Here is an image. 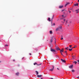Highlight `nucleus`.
Returning a JSON list of instances; mask_svg holds the SVG:
<instances>
[{"mask_svg":"<svg viewBox=\"0 0 79 79\" xmlns=\"http://www.w3.org/2000/svg\"><path fill=\"white\" fill-rule=\"evenodd\" d=\"M51 51L52 52H56V50L54 49L51 48Z\"/></svg>","mask_w":79,"mask_h":79,"instance_id":"f257e3e1","label":"nucleus"},{"mask_svg":"<svg viewBox=\"0 0 79 79\" xmlns=\"http://www.w3.org/2000/svg\"><path fill=\"white\" fill-rule=\"evenodd\" d=\"M54 69V66H52V69H50V70H49V71H51V72H52L53 71Z\"/></svg>","mask_w":79,"mask_h":79,"instance_id":"f03ea898","label":"nucleus"},{"mask_svg":"<svg viewBox=\"0 0 79 79\" xmlns=\"http://www.w3.org/2000/svg\"><path fill=\"white\" fill-rule=\"evenodd\" d=\"M54 38V36H52L51 37V42L52 43L53 41V39Z\"/></svg>","mask_w":79,"mask_h":79,"instance_id":"7ed1b4c3","label":"nucleus"},{"mask_svg":"<svg viewBox=\"0 0 79 79\" xmlns=\"http://www.w3.org/2000/svg\"><path fill=\"white\" fill-rule=\"evenodd\" d=\"M61 61H62V62L64 63H65L66 62L65 60H63V59H61Z\"/></svg>","mask_w":79,"mask_h":79,"instance_id":"20e7f679","label":"nucleus"},{"mask_svg":"<svg viewBox=\"0 0 79 79\" xmlns=\"http://www.w3.org/2000/svg\"><path fill=\"white\" fill-rule=\"evenodd\" d=\"M79 9H78L75 10V11H76V13L77 14L79 13Z\"/></svg>","mask_w":79,"mask_h":79,"instance_id":"39448f33","label":"nucleus"},{"mask_svg":"<svg viewBox=\"0 0 79 79\" xmlns=\"http://www.w3.org/2000/svg\"><path fill=\"white\" fill-rule=\"evenodd\" d=\"M73 65H71L70 66H69V67L70 69L73 68Z\"/></svg>","mask_w":79,"mask_h":79,"instance_id":"423d86ee","label":"nucleus"},{"mask_svg":"<svg viewBox=\"0 0 79 79\" xmlns=\"http://www.w3.org/2000/svg\"><path fill=\"white\" fill-rule=\"evenodd\" d=\"M70 4V3L69 2L67 3V4H65V7H66L68 5Z\"/></svg>","mask_w":79,"mask_h":79,"instance_id":"0eeeda50","label":"nucleus"},{"mask_svg":"<svg viewBox=\"0 0 79 79\" xmlns=\"http://www.w3.org/2000/svg\"><path fill=\"white\" fill-rule=\"evenodd\" d=\"M78 4L77 3L74 4V6H78Z\"/></svg>","mask_w":79,"mask_h":79,"instance_id":"6e6552de","label":"nucleus"},{"mask_svg":"<svg viewBox=\"0 0 79 79\" xmlns=\"http://www.w3.org/2000/svg\"><path fill=\"white\" fill-rule=\"evenodd\" d=\"M63 6H59V8H62L63 7Z\"/></svg>","mask_w":79,"mask_h":79,"instance_id":"1a4fd4ad","label":"nucleus"},{"mask_svg":"<svg viewBox=\"0 0 79 79\" xmlns=\"http://www.w3.org/2000/svg\"><path fill=\"white\" fill-rule=\"evenodd\" d=\"M37 77H42V75H37Z\"/></svg>","mask_w":79,"mask_h":79,"instance_id":"9d476101","label":"nucleus"},{"mask_svg":"<svg viewBox=\"0 0 79 79\" xmlns=\"http://www.w3.org/2000/svg\"><path fill=\"white\" fill-rule=\"evenodd\" d=\"M64 11H67V10L65 9H64L62 10V12H63Z\"/></svg>","mask_w":79,"mask_h":79,"instance_id":"9b49d317","label":"nucleus"},{"mask_svg":"<svg viewBox=\"0 0 79 79\" xmlns=\"http://www.w3.org/2000/svg\"><path fill=\"white\" fill-rule=\"evenodd\" d=\"M60 30V28L58 27V28H57V29H56V31H58Z\"/></svg>","mask_w":79,"mask_h":79,"instance_id":"f8f14e48","label":"nucleus"},{"mask_svg":"<svg viewBox=\"0 0 79 79\" xmlns=\"http://www.w3.org/2000/svg\"><path fill=\"white\" fill-rule=\"evenodd\" d=\"M54 39L55 40L54 42H55V43H56V39L55 38H54Z\"/></svg>","mask_w":79,"mask_h":79,"instance_id":"ddd939ff","label":"nucleus"},{"mask_svg":"<svg viewBox=\"0 0 79 79\" xmlns=\"http://www.w3.org/2000/svg\"><path fill=\"white\" fill-rule=\"evenodd\" d=\"M69 51H71L73 50V49L72 48H69Z\"/></svg>","mask_w":79,"mask_h":79,"instance_id":"4468645a","label":"nucleus"},{"mask_svg":"<svg viewBox=\"0 0 79 79\" xmlns=\"http://www.w3.org/2000/svg\"><path fill=\"white\" fill-rule=\"evenodd\" d=\"M48 20L49 21V22H50L51 21L50 18H48Z\"/></svg>","mask_w":79,"mask_h":79,"instance_id":"2eb2a0df","label":"nucleus"},{"mask_svg":"<svg viewBox=\"0 0 79 79\" xmlns=\"http://www.w3.org/2000/svg\"><path fill=\"white\" fill-rule=\"evenodd\" d=\"M72 57L73 59H75L74 58L75 57V56H72Z\"/></svg>","mask_w":79,"mask_h":79,"instance_id":"dca6fc26","label":"nucleus"},{"mask_svg":"<svg viewBox=\"0 0 79 79\" xmlns=\"http://www.w3.org/2000/svg\"><path fill=\"white\" fill-rule=\"evenodd\" d=\"M77 62H76V61H74V62H73V63H75V64H76L77 63Z\"/></svg>","mask_w":79,"mask_h":79,"instance_id":"f3484780","label":"nucleus"},{"mask_svg":"<svg viewBox=\"0 0 79 79\" xmlns=\"http://www.w3.org/2000/svg\"><path fill=\"white\" fill-rule=\"evenodd\" d=\"M16 74L17 76H18L19 74V72H18L17 73H16Z\"/></svg>","mask_w":79,"mask_h":79,"instance_id":"a211bd4d","label":"nucleus"},{"mask_svg":"<svg viewBox=\"0 0 79 79\" xmlns=\"http://www.w3.org/2000/svg\"><path fill=\"white\" fill-rule=\"evenodd\" d=\"M63 51H64L63 50H62L61 49L60 50V53H62V52H63Z\"/></svg>","mask_w":79,"mask_h":79,"instance_id":"6ab92c4d","label":"nucleus"},{"mask_svg":"<svg viewBox=\"0 0 79 79\" xmlns=\"http://www.w3.org/2000/svg\"><path fill=\"white\" fill-rule=\"evenodd\" d=\"M59 29H61L62 28V26H61L59 27Z\"/></svg>","mask_w":79,"mask_h":79,"instance_id":"aec40b11","label":"nucleus"},{"mask_svg":"<svg viewBox=\"0 0 79 79\" xmlns=\"http://www.w3.org/2000/svg\"><path fill=\"white\" fill-rule=\"evenodd\" d=\"M35 72L37 73L36 75H38L39 74V73L38 72H37V71H35Z\"/></svg>","mask_w":79,"mask_h":79,"instance_id":"412c9836","label":"nucleus"},{"mask_svg":"<svg viewBox=\"0 0 79 79\" xmlns=\"http://www.w3.org/2000/svg\"><path fill=\"white\" fill-rule=\"evenodd\" d=\"M62 17H63V18H65V16H64V15H62Z\"/></svg>","mask_w":79,"mask_h":79,"instance_id":"4be33fe9","label":"nucleus"},{"mask_svg":"<svg viewBox=\"0 0 79 79\" xmlns=\"http://www.w3.org/2000/svg\"><path fill=\"white\" fill-rule=\"evenodd\" d=\"M49 32L50 33V34H51L52 33V31H49Z\"/></svg>","mask_w":79,"mask_h":79,"instance_id":"5701e85b","label":"nucleus"},{"mask_svg":"<svg viewBox=\"0 0 79 79\" xmlns=\"http://www.w3.org/2000/svg\"><path fill=\"white\" fill-rule=\"evenodd\" d=\"M69 48L68 47H67L65 48V49L68 50Z\"/></svg>","mask_w":79,"mask_h":79,"instance_id":"b1692460","label":"nucleus"},{"mask_svg":"<svg viewBox=\"0 0 79 79\" xmlns=\"http://www.w3.org/2000/svg\"><path fill=\"white\" fill-rule=\"evenodd\" d=\"M37 64V63H36V62H35V63H34V65H35V64Z\"/></svg>","mask_w":79,"mask_h":79,"instance_id":"393cba45","label":"nucleus"},{"mask_svg":"<svg viewBox=\"0 0 79 79\" xmlns=\"http://www.w3.org/2000/svg\"><path fill=\"white\" fill-rule=\"evenodd\" d=\"M72 72H75L74 70H72Z\"/></svg>","mask_w":79,"mask_h":79,"instance_id":"a878e982","label":"nucleus"},{"mask_svg":"<svg viewBox=\"0 0 79 79\" xmlns=\"http://www.w3.org/2000/svg\"><path fill=\"white\" fill-rule=\"evenodd\" d=\"M57 50H60V48H57Z\"/></svg>","mask_w":79,"mask_h":79,"instance_id":"bb28decb","label":"nucleus"},{"mask_svg":"<svg viewBox=\"0 0 79 79\" xmlns=\"http://www.w3.org/2000/svg\"><path fill=\"white\" fill-rule=\"evenodd\" d=\"M68 11H69V13H71V11H70L69 10H68Z\"/></svg>","mask_w":79,"mask_h":79,"instance_id":"cd10ccee","label":"nucleus"},{"mask_svg":"<svg viewBox=\"0 0 79 79\" xmlns=\"http://www.w3.org/2000/svg\"><path fill=\"white\" fill-rule=\"evenodd\" d=\"M72 45H69V48H71L72 47Z\"/></svg>","mask_w":79,"mask_h":79,"instance_id":"c85d7f7f","label":"nucleus"},{"mask_svg":"<svg viewBox=\"0 0 79 79\" xmlns=\"http://www.w3.org/2000/svg\"><path fill=\"white\" fill-rule=\"evenodd\" d=\"M8 46H9V45H7V44H6L5 45V46H7V47H8Z\"/></svg>","mask_w":79,"mask_h":79,"instance_id":"c756f323","label":"nucleus"},{"mask_svg":"<svg viewBox=\"0 0 79 79\" xmlns=\"http://www.w3.org/2000/svg\"><path fill=\"white\" fill-rule=\"evenodd\" d=\"M57 69L59 70H60V69L59 68H57Z\"/></svg>","mask_w":79,"mask_h":79,"instance_id":"7c9ffc66","label":"nucleus"},{"mask_svg":"<svg viewBox=\"0 0 79 79\" xmlns=\"http://www.w3.org/2000/svg\"><path fill=\"white\" fill-rule=\"evenodd\" d=\"M38 64L37 65L38 66H39L40 65H41V64Z\"/></svg>","mask_w":79,"mask_h":79,"instance_id":"2f4dec72","label":"nucleus"},{"mask_svg":"<svg viewBox=\"0 0 79 79\" xmlns=\"http://www.w3.org/2000/svg\"><path fill=\"white\" fill-rule=\"evenodd\" d=\"M63 39V37H62V38H61V39H60V40H62Z\"/></svg>","mask_w":79,"mask_h":79,"instance_id":"473e14b6","label":"nucleus"},{"mask_svg":"<svg viewBox=\"0 0 79 79\" xmlns=\"http://www.w3.org/2000/svg\"><path fill=\"white\" fill-rule=\"evenodd\" d=\"M60 53H61V55H62V56H63V55L62 54V52H60Z\"/></svg>","mask_w":79,"mask_h":79,"instance_id":"72a5a7b5","label":"nucleus"},{"mask_svg":"<svg viewBox=\"0 0 79 79\" xmlns=\"http://www.w3.org/2000/svg\"><path fill=\"white\" fill-rule=\"evenodd\" d=\"M67 52V51H65V53H66Z\"/></svg>","mask_w":79,"mask_h":79,"instance_id":"f704fd0d","label":"nucleus"},{"mask_svg":"<svg viewBox=\"0 0 79 79\" xmlns=\"http://www.w3.org/2000/svg\"><path fill=\"white\" fill-rule=\"evenodd\" d=\"M13 61H15V59H14V60H13Z\"/></svg>","mask_w":79,"mask_h":79,"instance_id":"c9c22d12","label":"nucleus"},{"mask_svg":"<svg viewBox=\"0 0 79 79\" xmlns=\"http://www.w3.org/2000/svg\"><path fill=\"white\" fill-rule=\"evenodd\" d=\"M77 78H79V77H77Z\"/></svg>","mask_w":79,"mask_h":79,"instance_id":"e433bc0d","label":"nucleus"},{"mask_svg":"<svg viewBox=\"0 0 79 79\" xmlns=\"http://www.w3.org/2000/svg\"><path fill=\"white\" fill-rule=\"evenodd\" d=\"M67 22H68V21L67 20L66 21V23H67Z\"/></svg>","mask_w":79,"mask_h":79,"instance_id":"4c0bfd02","label":"nucleus"},{"mask_svg":"<svg viewBox=\"0 0 79 79\" xmlns=\"http://www.w3.org/2000/svg\"><path fill=\"white\" fill-rule=\"evenodd\" d=\"M29 54H30V55H31V53H29Z\"/></svg>","mask_w":79,"mask_h":79,"instance_id":"58836bf2","label":"nucleus"},{"mask_svg":"<svg viewBox=\"0 0 79 79\" xmlns=\"http://www.w3.org/2000/svg\"><path fill=\"white\" fill-rule=\"evenodd\" d=\"M65 21V19H64V21Z\"/></svg>","mask_w":79,"mask_h":79,"instance_id":"ea45409f","label":"nucleus"},{"mask_svg":"<svg viewBox=\"0 0 79 79\" xmlns=\"http://www.w3.org/2000/svg\"><path fill=\"white\" fill-rule=\"evenodd\" d=\"M55 25V23H53V25Z\"/></svg>","mask_w":79,"mask_h":79,"instance_id":"a19ab883","label":"nucleus"},{"mask_svg":"<svg viewBox=\"0 0 79 79\" xmlns=\"http://www.w3.org/2000/svg\"><path fill=\"white\" fill-rule=\"evenodd\" d=\"M76 48V47H73V48Z\"/></svg>","mask_w":79,"mask_h":79,"instance_id":"79ce46f5","label":"nucleus"},{"mask_svg":"<svg viewBox=\"0 0 79 79\" xmlns=\"http://www.w3.org/2000/svg\"><path fill=\"white\" fill-rule=\"evenodd\" d=\"M77 61L79 62V60H77Z\"/></svg>","mask_w":79,"mask_h":79,"instance_id":"37998d69","label":"nucleus"},{"mask_svg":"<svg viewBox=\"0 0 79 79\" xmlns=\"http://www.w3.org/2000/svg\"><path fill=\"white\" fill-rule=\"evenodd\" d=\"M79 2V0H78V2Z\"/></svg>","mask_w":79,"mask_h":79,"instance_id":"c03bdc74","label":"nucleus"},{"mask_svg":"<svg viewBox=\"0 0 79 79\" xmlns=\"http://www.w3.org/2000/svg\"><path fill=\"white\" fill-rule=\"evenodd\" d=\"M2 62V61H1V60H0V63H1Z\"/></svg>","mask_w":79,"mask_h":79,"instance_id":"a18cd8bd","label":"nucleus"},{"mask_svg":"<svg viewBox=\"0 0 79 79\" xmlns=\"http://www.w3.org/2000/svg\"><path fill=\"white\" fill-rule=\"evenodd\" d=\"M61 37H63V35H61Z\"/></svg>","mask_w":79,"mask_h":79,"instance_id":"49530a36","label":"nucleus"},{"mask_svg":"<svg viewBox=\"0 0 79 79\" xmlns=\"http://www.w3.org/2000/svg\"><path fill=\"white\" fill-rule=\"evenodd\" d=\"M62 50H64V49H63V48H62Z\"/></svg>","mask_w":79,"mask_h":79,"instance_id":"de8ad7c7","label":"nucleus"},{"mask_svg":"<svg viewBox=\"0 0 79 79\" xmlns=\"http://www.w3.org/2000/svg\"><path fill=\"white\" fill-rule=\"evenodd\" d=\"M57 56L58 57V56Z\"/></svg>","mask_w":79,"mask_h":79,"instance_id":"09e8293b","label":"nucleus"},{"mask_svg":"<svg viewBox=\"0 0 79 79\" xmlns=\"http://www.w3.org/2000/svg\"><path fill=\"white\" fill-rule=\"evenodd\" d=\"M73 48H74L73 47L72 48V49H73Z\"/></svg>","mask_w":79,"mask_h":79,"instance_id":"8fccbe9b","label":"nucleus"},{"mask_svg":"<svg viewBox=\"0 0 79 79\" xmlns=\"http://www.w3.org/2000/svg\"><path fill=\"white\" fill-rule=\"evenodd\" d=\"M51 79H53L52 78H51Z\"/></svg>","mask_w":79,"mask_h":79,"instance_id":"3c124183","label":"nucleus"},{"mask_svg":"<svg viewBox=\"0 0 79 79\" xmlns=\"http://www.w3.org/2000/svg\"><path fill=\"white\" fill-rule=\"evenodd\" d=\"M41 79H43V78H41Z\"/></svg>","mask_w":79,"mask_h":79,"instance_id":"603ef678","label":"nucleus"},{"mask_svg":"<svg viewBox=\"0 0 79 79\" xmlns=\"http://www.w3.org/2000/svg\"><path fill=\"white\" fill-rule=\"evenodd\" d=\"M66 55H67V53H66Z\"/></svg>","mask_w":79,"mask_h":79,"instance_id":"864d4df0","label":"nucleus"}]
</instances>
